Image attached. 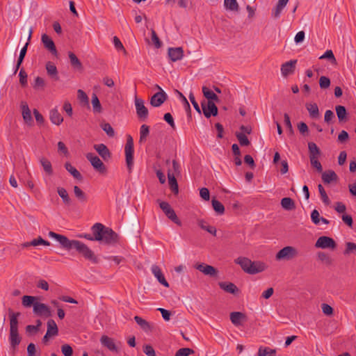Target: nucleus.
<instances>
[{
	"mask_svg": "<svg viewBox=\"0 0 356 356\" xmlns=\"http://www.w3.org/2000/svg\"><path fill=\"white\" fill-rule=\"evenodd\" d=\"M49 236L56 239L60 243L62 248L67 251L74 249L86 259L90 261L93 264L98 263V259L94 252L83 242L78 240H70L67 236L52 231L49 232Z\"/></svg>",
	"mask_w": 356,
	"mask_h": 356,
	"instance_id": "f257e3e1",
	"label": "nucleus"
},
{
	"mask_svg": "<svg viewBox=\"0 0 356 356\" xmlns=\"http://www.w3.org/2000/svg\"><path fill=\"white\" fill-rule=\"evenodd\" d=\"M95 241L103 242L107 245H113L118 243L119 236L111 228L105 227L102 223H95L92 227Z\"/></svg>",
	"mask_w": 356,
	"mask_h": 356,
	"instance_id": "f03ea898",
	"label": "nucleus"
},
{
	"mask_svg": "<svg viewBox=\"0 0 356 356\" xmlns=\"http://www.w3.org/2000/svg\"><path fill=\"white\" fill-rule=\"evenodd\" d=\"M20 316L19 312H13L11 309H9V318H10V335L9 340L11 348L15 351L17 346L21 342V338L18 333V317Z\"/></svg>",
	"mask_w": 356,
	"mask_h": 356,
	"instance_id": "7ed1b4c3",
	"label": "nucleus"
},
{
	"mask_svg": "<svg viewBox=\"0 0 356 356\" xmlns=\"http://www.w3.org/2000/svg\"><path fill=\"white\" fill-rule=\"evenodd\" d=\"M124 152L127 166L129 171L131 172L134 165V140L130 135L127 136Z\"/></svg>",
	"mask_w": 356,
	"mask_h": 356,
	"instance_id": "20e7f679",
	"label": "nucleus"
},
{
	"mask_svg": "<svg viewBox=\"0 0 356 356\" xmlns=\"http://www.w3.org/2000/svg\"><path fill=\"white\" fill-rule=\"evenodd\" d=\"M315 247L316 248L334 250L337 247V243L332 238L323 236L317 239Z\"/></svg>",
	"mask_w": 356,
	"mask_h": 356,
	"instance_id": "39448f33",
	"label": "nucleus"
},
{
	"mask_svg": "<svg viewBox=\"0 0 356 356\" xmlns=\"http://www.w3.org/2000/svg\"><path fill=\"white\" fill-rule=\"evenodd\" d=\"M159 207L169 219L179 226L181 225L180 220L178 218L175 211L171 208L169 203L167 202H161Z\"/></svg>",
	"mask_w": 356,
	"mask_h": 356,
	"instance_id": "423d86ee",
	"label": "nucleus"
},
{
	"mask_svg": "<svg viewBox=\"0 0 356 356\" xmlns=\"http://www.w3.org/2000/svg\"><path fill=\"white\" fill-rule=\"evenodd\" d=\"M298 252L295 248L292 246H286L281 249L276 254V259H286L289 260L295 257Z\"/></svg>",
	"mask_w": 356,
	"mask_h": 356,
	"instance_id": "0eeeda50",
	"label": "nucleus"
},
{
	"mask_svg": "<svg viewBox=\"0 0 356 356\" xmlns=\"http://www.w3.org/2000/svg\"><path fill=\"white\" fill-rule=\"evenodd\" d=\"M201 106L203 113L207 118H209L211 115L216 116L218 115V108L213 102H203Z\"/></svg>",
	"mask_w": 356,
	"mask_h": 356,
	"instance_id": "6e6552de",
	"label": "nucleus"
},
{
	"mask_svg": "<svg viewBox=\"0 0 356 356\" xmlns=\"http://www.w3.org/2000/svg\"><path fill=\"white\" fill-rule=\"evenodd\" d=\"M134 102L138 117L141 120H145L148 116V110L145 106L144 101L136 97Z\"/></svg>",
	"mask_w": 356,
	"mask_h": 356,
	"instance_id": "1a4fd4ad",
	"label": "nucleus"
},
{
	"mask_svg": "<svg viewBox=\"0 0 356 356\" xmlns=\"http://www.w3.org/2000/svg\"><path fill=\"white\" fill-rule=\"evenodd\" d=\"M86 159L90 162L92 167L98 172H104L106 171L104 164L97 156L92 153H88L86 154Z\"/></svg>",
	"mask_w": 356,
	"mask_h": 356,
	"instance_id": "9d476101",
	"label": "nucleus"
},
{
	"mask_svg": "<svg viewBox=\"0 0 356 356\" xmlns=\"http://www.w3.org/2000/svg\"><path fill=\"white\" fill-rule=\"evenodd\" d=\"M20 108L24 122L29 126H32L33 124V120L31 116V110L27 102L25 101H22L20 103Z\"/></svg>",
	"mask_w": 356,
	"mask_h": 356,
	"instance_id": "9b49d317",
	"label": "nucleus"
},
{
	"mask_svg": "<svg viewBox=\"0 0 356 356\" xmlns=\"http://www.w3.org/2000/svg\"><path fill=\"white\" fill-rule=\"evenodd\" d=\"M297 60H291L281 65V73L284 77H286L294 73Z\"/></svg>",
	"mask_w": 356,
	"mask_h": 356,
	"instance_id": "f8f14e48",
	"label": "nucleus"
},
{
	"mask_svg": "<svg viewBox=\"0 0 356 356\" xmlns=\"http://www.w3.org/2000/svg\"><path fill=\"white\" fill-rule=\"evenodd\" d=\"M195 268L206 275L211 277H216L218 275V270L212 266L201 263L195 266Z\"/></svg>",
	"mask_w": 356,
	"mask_h": 356,
	"instance_id": "ddd939ff",
	"label": "nucleus"
},
{
	"mask_svg": "<svg viewBox=\"0 0 356 356\" xmlns=\"http://www.w3.org/2000/svg\"><path fill=\"white\" fill-rule=\"evenodd\" d=\"M168 55L172 62L180 60L184 57V50L182 47H169Z\"/></svg>",
	"mask_w": 356,
	"mask_h": 356,
	"instance_id": "4468645a",
	"label": "nucleus"
},
{
	"mask_svg": "<svg viewBox=\"0 0 356 356\" xmlns=\"http://www.w3.org/2000/svg\"><path fill=\"white\" fill-rule=\"evenodd\" d=\"M33 313L38 316L44 315L47 317L51 316V311L49 307L44 303L38 302H35L33 304Z\"/></svg>",
	"mask_w": 356,
	"mask_h": 356,
	"instance_id": "2eb2a0df",
	"label": "nucleus"
},
{
	"mask_svg": "<svg viewBox=\"0 0 356 356\" xmlns=\"http://www.w3.org/2000/svg\"><path fill=\"white\" fill-rule=\"evenodd\" d=\"M100 342L102 345L106 347L111 352H118V348L113 338H111L106 335H102L100 338Z\"/></svg>",
	"mask_w": 356,
	"mask_h": 356,
	"instance_id": "dca6fc26",
	"label": "nucleus"
},
{
	"mask_svg": "<svg viewBox=\"0 0 356 356\" xmlns=\"http://www.w3.org/2000/svg\"><path fill=\"white\" fill-rule=\"evenodd\" d=\"M250 270L248 274L254 275L264 271L267 268V266L265 263L259 261H252L250 265Z\"/></svg>",
	"mask_w": 356,
	"mask_h": 356,
	"instance_id": "f3484780",
	"label": "nucleus"
},
{
	"mask_svg": "<svg viewBox=\"0 0 356 356\" xmlns=\"http://www.w3.org/2000/svg\"><path fill=\"white\" fill-rule=\"evenodd\" d=\"M168 98L164 91L155 93L150 99V104L152 106H160Z\"/></svg>",
	"mask_w": 356,
	"mask_h": 356,
	"instance_id": "a211bd4d",
	"label": "nucleus"
},
{
	"mask_svg": "<svg viewBox=\"0 0 356 356\" xmlns=\"http://www.w3.org/2000/svg\"><path fill=\"white\" fill-rule=\"evenodd\" d=\"M42 42L46 49H47L53 55L57 56L58 51L55 44L51 38L46 34H43L42 35Z\"/></svg>",
	"mask_w": 356,
	"mask_h": 356,
	"instance_id": "6ab92c4d",
	"label": "nucleus"
},
{
	"mask_svg": "<svg viewBox=\"0 0 356 356\" xmlns=\"http://www.w3.org/2000/svg\"><path fill=\"white\" fill-rule=\"evenodd\" d=\"M94 149L104 161H107L111 157L108 148L103 143L95 145Z\"/></svg>",
	"mask_w": 356,
	"mask_h": 356,
	"instance_id": "aec40b11",
	"label": "nucleus"
},
{
	"mask_svg": "<svg viewBox=\"0 0 356 356\" xmlns=\"http://www.w3.org/2000/svg\"><path fill=\"white\" fill-rule=\"evenodd\" d=\"M68 57L70 65L73 69L79 72H82L83 70V65L75 54L72 51H69Z\"/></svg>",
	"mask_w": 356,
	"mask_h": 356,
	"instance_id": "412c9836",
	"label": "nucleus"
},
{
	"mask_svg": "<svg viewBox=\"0 0 356 356\" xmlns=\"http://www.w3.org/2000/svg\"><path fill=\"white\" fill-rule=\"evenodd\" d=\"M151 270H152V273L156 277V279L158 280L159 283H161L162 285H163L165 287H169V284L166 281L159 266H158L156 265H153L152 266Z\"/></svg>",
	"mask_w": 356,
	"mask_h": 356,
	"instance_id": "4be33fe9",
	"label": "nucleus"
},
{
	"mask_svg": "<svg viewBox=\"0 0 356 356\" xmlns=\"http://www.w3.org/2000/svg\"><path fill=\"white\" fill-rule=\"evenodd\" d=\"M230 320L234 325L238 326L246 321V316L242 312H234L230 314Z\"/></svg>",
	"mask_w": 356,
	"mask_h": 356,
	"instance_id": "5701e85b",
	"label": "nucleus"
},
{
	"mask_svg": "<svg viewBox=\"0 0 356 356\" xmlns=\"http://www.w3.org/2000/svg\"><path fill=\"white\" fill-rule=\"evenodd\" d=\"M322 180L324 182V184H330L332 181H337L339 179V177L335 173L333 170H327L325 172H322Z\"/></svg>",
	"mask_w": 356,
	"mask_h": 356,
	"instance_id": "b1692460",
	"label": "nucleus"
},
{
	"mask_svg": "<svg viewBox=\"0 0 356 356\" xmlns=\"http://www.w3.org/2000/svg\"><path fill=\"white\" fill-rule=\"evenodd\" d=\"M218 285L221 289L234 295L238 293L239 291L238 287L232 282H219Z\"/></svg>",
	"mask_w": 356,
	"mask_h": 356,
	"instance_id": "393cba45",
	"label": "nucleus"
},
{
	"mask_svg": "<svg viewBox=\"0 0 356 356\" xmlns=\"http://www.w3.org/2000/svg\"><path fill=\"white\" fill-rule=\"evenodd\" d=\"M45 68L47 74L55 81L59 79L58 72L56 66L51 62L49 61L46 63Z\"/></svg>",
	"mask_w": 356,
	"mask_h": 356,
	"instance_id": "a878e982",
	"label": "nucleus"
},
{
	"mask_svg": "<svg viewBox=\"0 0 356 356\" xmlns=\"http://www.w3.org/2000/svg\"><path fill=\"white\" fill-rule=\"evenodd\" d=\"M305 107L311 118L317 119L320 117L318 106L316 103H307Z\"/></svg>",
	"mask_w": 356,
	"mask_h": 356,
	"instance_id": "bb28decb",
	"label": "nucleus"
},
{
	"mask_svg": "<svg viewBox=\"0 0 356 356\" xmlns=\"http://www.w3.org/2000/svg\"><path fill=\"white\" fill-rule=\"evenodd\" d=\"M49 119L56 125H60L63 122V118L57 108H53L49 112Z\"/></svg>",
	"mask_w": 356,
	"mask_h": 356,
	"instance_id": "cd10ccee",
	"label": "nucleus"
},
{
	"mask_svg": "<svg viewBox=\"0 0 356 356\" xmlns=\"http://www.w3.org/2000/svg\"><path fill=\"white\" fill-rule=\"evenodd\" d=\"M73 190L75 197L81 204H85L88 202V195L78 186H74Z\"/></svg>",
	"mask_w": 356,
	"mask_h": 356,
	"instance_id": "c85d7f7f",
	"label": "nucleus"
},
{
	"mask_svg": "<svg viewBox=\"0 0 356 356\" xmlns=\"http://www.w3.org/2000/svg\"><path fill=\"white\" fill-rule=\"evenodd\" d=\"M234 262L236 264H238L241 267V268L243 269V270L244 272H245L246 273H248V271L250 270L249 266L251 263V260L250 259L245 257H239L234 260Z\"/></svg>",
	"mask_w": 356,
	"mask_h": 356,
	"instance_id": "c756f323",
	"label": "nucleus"
},
{
	"mask_svg": "<svg viewBox=\"0 0 356 356\" xmlns=\"http://www.w3.org/2000/svg\"><path fill=\"white\" fill-rule=\"evenodd\" d=\"M134 320L136 323L140 327V328L145 332H151L152 330V325L140 316H136L134 317Z\"/></svg>",
	"mask_w": 356,
	"mask_h": 356,
	"instance_id": "7c9ffc66",
	"label": "nucleus"
},
{
	"mask_svg": "<svg viewBox=\"0 0 356 356\" xmlns=\"http://www.w3.org/2000/svg\"><path fill=\"white\" fill-rule=\"evenodd\" d=\"M47 332L48 336L55 337L58 334V326L53 319H49L47 321Z\"/></svg>",
	"mask_w": 356,
	"mask_h": 356,
	"instance_id": "2f4dec72",
	"label": "nucleus"
},
{
	"mask_svg": "<svg viewBox=\"0 0 356 356\" xmlns=\"http://www.w3.org/2000/svg\"><path fill=\"white\" fill-rule=\"evenodd\" d=\"M168 177L170 189L175 194H177L179 193V188L175 175L171 174V171H168Z\"/></svg>",
	"mask_w": 356,
	"mask_h": 356,
	"instance_id": "473e14b6",
	"label": "nucleus"
},
{
	"mask_svg": "<svg viewBox=\"0 0 356 356\" xmlns=\"http://www.w3.org/2000/svg\"><path fill=\"white\" fill-rule=\"evenodd\" d=\"M282 207L286 211H291L296 209L295 202L291 197H284L281 200Z\"/></svg>",
	"mask_w": 356,
	"mask_h": 356,
	"instance_id": "72a5a7b5",
	"label": "nucleus"
},
{
	"mask_svg": "<svg viewBox=\"0 0 356 356\" xmlns=\"http://www.w3.org/2000/svg\"><path fill=\"white\" fill-rule=\"evenodd\" d=\"M57 193L58 195L60 197V198L63 200V202L66 205H70L71 204V199L68 195L67 191L65 188L63 187H58L57 188Z\"/></svg>",
	"mask_w": 356,
	"mask_h": 356,
	"instance_id": "f704fd0d",
	"label": "nucleus"
},
{
	"mask_svg": "<svg viewBox=\"0 0 356 356\" xmlns=\"http://www.w3.org/2000/svg\"><path fill=\"white\" fill-rule=\"evenodd\" d=\"M202 92L204 96L208 99V101H212L218 102L219 98L210 89H209L206 86L202 87Z\"/></svg>",
	"mask_w": 356,
	"mask_h": 356,
	"instance_id": "c9c22d12",
	"label": "nucleus"
},
{
	"mask_svg": "<svg viewBox=\"0 0 356 356\" xmlns=\"http://www.w3.org/2000/svg\"><path fill=\"white\" fill-rule=\"evenodd\" d=\"M40 163L43 168L44 171L48 175L53 174V169L51 162L46 158L42 157L40 159Z\"/></svg>",
	"mask_w": 356,
	"mask_h": 356,
	"instance_id": "e433bc0d",
	"label": "nucleus"
},
{
	"mask_svg": "<svg viewBox=\"0 0 356 356\" xmlns=\"http://www.w3.org/2000/svg\"><path fill=\"white\" fill-rule=\"evenodd\" d=\"M198 225L204 230H206L209 233L211 234L213 236L216 235V229L215 227L210 226L207 225V223L203 220H197Z\"/></svg>",
	"mask_w": 356,
	"mask_h": 356,
	"instance_id": "4c0bfd02",
	"label": "nucleus"
},
{
	"mask_svg": "<svg viewBox=\"0 0 356 356\" xmlns=\"http://www.w3.org/2000/svg\"><path fill=\"white\" fill-rule=\"evenodd\" d=\"M65 168L66 170H67L75 179L79 180L82 179L81 173L74 167H73L70 163H65Z\"/></svg>",
	"mask_w": 356,
	"mask_h": 356,
	"instance_id": "58836bf2",
	"label": "nucleus"
},
{
	"mask_svg": "<svg viewBox=\"0 0 356 356\" xmlns=\"http://www.w3.org/2000/svg\"><path fill=\"white\" fill-rule=\"evenodd\" d=\"M335 110L339 122L346 120L347 112L343 106H337Z\"/></svg>",
	"mask_w": 356,
	"mask_h": 356,
	"instance_id": "ea45409f",
	"label": "nucleus"
},
{
	"mask_svg": "<svg viewBox=\"0 0 356 356\" xmlns=\"http://www.w3.org/2000/svg\"><path fill=\"white\" fill-rule=\"evenodd\" d=\"M308 149L309 152V159L312 157H318L321 152L316 143L310 142L308 143Z\"/></svg>",
	"mask_w": 356,
	"mask_h": 356,
	"instance_id": "a19ab883",
	"label": "nucleus"
},
{
	"mask_svg": "<svg viewBox=\"0 0 356 356\" xmlns=\"http://www.w3.org/2000/svg\"><path fill=\"white\" fill-rule=\"evenodd\" d=\"M37 299L38 298L35 296H24L22 298V305L25 307H30L31 305L33 306Z\"/></svg>",
	"mask_w": 356,
	"mask_h": 356,
	"instance_id": "79ce46f5",
	"label": "nucleus"
},
{
	"mask_svg": "<svg viewBox=\"0 0 356 356\" xmlns=\"http://www.w3.org/2000/svg\"><path fill=\"white\" fill-rule=\"evenodd\" d=\"M212 207L214 211L222 215L225 212V207L223 204L218 200L216 199H213L211 201Z\"/></svg>",
	"mask_w": 356,
	"mask_h": 356,
	"instance_id": "37998d69",
	"label": "nucleus"
},
{
	"mask_svg": "<svg viewBox=\"0 0 356 356\" xmlns=\"http://www.w3.org/2000/svg\"><path fill=\"white\" fill-rule=\"evenodd\" d=\"M224 6L227 10H229L232 11L238 10V4L236 0H225Z\"/></svg>",
	"mask_w": 356,
	"mask_h": 356,
	"instance_id": "c03bdc74",
	"label": "nucleus"
},
{
	"mask_svg": "<svg viewBox=\"0 0 356 356\" xmlns=\"http://www.w3.org/2000/svg\"><path fill=\"white\" fill-rule=\"evenodd\" d=\"M92 108H93V111L95 113H101L102 112V106H101V104H100V102L96 94H92Z\"/></svg>",
	"mask_w": 356,
	"mask_h": 356,
	"instance_id": "a18cd8bd",
	"label": "nucleus"
},
{
	"mask_svg": "<svg viewBox=\"0 0 356 356\" xmlns=\"http://www.w3.org/2000/svg\"><path fill=\"white\" fill-rule=\"evenodd\" d=\"M319 59H328L332 65L337 64V60L331 49L327 50L322 56H320Z\"/></svg>",
	"mask_w": 356,
	"mask_h": 356,
	"instance_id": "49530a36",
	"label": "nucleus"
},
{
	"mask_svg": "<svg viewBox=\"0 0 356 356\" xmlns=\"http://www.w3.org/2000/svg\"><path fill=\"white\" fill-rule=\"evenodd\" d=\"M31 35H32V29H31L29 30V37H28V42L26 43L24 47L20 51L19 56V58H18V60H17L19 62H23V60H24V57L26 56V51H27V47H28V45L29 44V41L31 40Z\"/></svg>",
	"mask_w": 356,
	"mask_h": 356,
	"instance_id": "de8ad7c7",
	"label": "nucleus"
},
{
	"mask_svg": "<svg viewBox=\"0 0 356 356\" xmlns=\"http://www.w3.org/2000/svg\"><path fill=\"white\" fill-rule=\"evenodd\" d=\"M318 191L321 195V197L324 202L325 204L329 205L330 204V200L324 189L323 186L321 184H318Z\"/></svg>",
	"mask_w": 356,
	"mask_h": 356,
	"instance_id": "09e8293b",
	"label": "nucleus"
},
{
	"mask_svg": "<svg viewBox=\"0 0 356 356\" xmlns=\"http://www.w3.org/2000/svg\"><path fill=\"white\" fill-rule=\"evenodd\" d=\"M149 133V127L146 124H143L140 130V142L142 143L146 140L147 136Z\"/></svg>",
	"mask_w": 356,
	"mask_h": 356,
	"instance_id": "8fccbe9b",
	"label": "nucleus"
},
{
	"mask_svg": "<svg viewBox=\"0 0 356 356\" xmlns=\"http://www.w3.org/2000/svg\"><path fill=\"white\" fill-rule=\"evenodd\" d=\"M101 128L106 133L109 137H113L115 131L111 125L108 122H104L101 124Z\"/></svg>",
	"mask_w": 356,
	"mask_h": 356,
	"instance_id": "3c124183",
	"label": "nucleus"
},
{
	"mask_svg": "<svg viewBox=\"0 0 356 356\" xmlns=\"http://www.w3.org/2000/svg\"><path fill=\"white\" fill-rule=\"evenodd\" d=\"M236 136L242 146H248L250 145V141L245 134L243 133H236Z\"/></svg>",
	"mask_w": 356,
	"mask_h": 356,
	"instance_id": "603ef678",
	"label": "nucleus"
},
{
	"mask_svg": "<svg viewBox=\"0 0 356 356\" xmlns=\"http://www.w3.org/2000/svg\"><path fill=\"white\" fill-rule=\"evenodd\" d=\"M41 325H42L41 321L40 320H37L35 325H27L26 327V332L29 333V334L35 333V332H37L39 330L40 327Z\"/></svg>",
	"mask_w": 356,
	"mask_h": 356,
	"instance_id": "864d4df0",
	"label": "nucleus"
},
{
	"mask_svg": "<svg viewBox=\"0 0 356 356\" xmlns=\"http://www.w3.org/2000/svg\"><path fill=\"white\" fill-rule=\"evenodd\" d=\"M44 86H45L44 80L40 76H37L34 80V83H33V88L35 90L43 89L44 88Z\"/></svg>",
	"mask_w": 356,
	"mask_h": 356,
	"instance_id": "5fc2aeb1",
	"label": "nucleus"
},
{
	"mask_svg": "<svg viewBox=\"0 0 356 356\" xmlns=\"http://www.w3.org/2000/svg\"><path fill=\"white\" fill-rule=\"evenodd\" d=\"M31 244L32 245V246H37V245H45V246L50 245V243L49 241L43 239L41 236H38V238L33 239L31 241Z\"/></svg>",
	"mask_w": 356,
	"mask_h": 356,
	"instance_id": "6e6d98bb",
	"label": "nucleus"
},
{
	"mask_svg": "<svg viewBox=\"0 0 356 356\" xmlns=\"http://www.w3.org/2000/svg\"><path fill=\"white\" fill-rule=\"evenodd\" d=\"M309 160H310V163H311V165H312V167L316 168L318 172H323V167L321 165V163L318 161V157L313 156L311 159H309Z\"/></svg>",
	"mask_w": 356,
	"mask_h": 356,
	"instance_id": "4d7b16f0",
	"label": "nucleus"
},
{
	"mask_svg": "<svg viewBox=\"0 0 356 356\" xmlns=\"http://www.w3.org/2000/svg\"><path fill=\"white\" fill-rule=\"evenodd\" d=\"M77 96H78L79 100L81 103H83L86 105H88V97L84 91H83L81 89H79L77 91Z\"/></svg>",
	"mask_w": 356,
	"mask_h": 356,
	"instance_id": "13d9d810",
	"label": "nucleus"
},
{
	"mask_svg": "<svg viewBox=\"0 0 356 356\" xmlns=\"http://www.w3.org/2000/svg\"><path fill=\"white\" fill-rule=\"evenodd\" d=\"M194 353V350L189 348H182L179 349L175 356H188L190 354Z\"/></svg>",
	"mask_w": 356,
	"mask_h": 356,
	"instance_id": "bf43d9fd",
	"label": "nucleus"
},
{
	"mask_svg": "<svg viewBox=\"0 0 356 356\" xmlns=\"http://www.w3.org/2000/svg\"><path fill=\"white\" fill-rule=\"evenodd\" d=\"M152 33V40L154 44V46L156 48H160L161 47V42L159 40L156 31L154 29H152L151 31Z\"/></svg>",
	"mask_w": 356,
	"mask_h": 356,
	"instance_id": "052dcab7",
	"label": "nucleus"
},
{
	"mask_svg": "<svg viewBox=\"0 0 356 356\" xmlns=\"http://www.w3.org/2000/svg\"><path fill=\"white\" fill-rule=\"evenodd\" d=\"M19 83L22 86H26L27 84V74L24 69H21L19 73Z\"/></svg>",
	"mask_w": 356,
	"mask_h": 356,
	"instance_id": "680f3d73",
	"label": "nucleus"
},
{
	"mask_svg": "<svg viewBox=\"0 0 356 356\" xmlns=\"http://www.w3.org/2000/svg\"><path fill=\"white\" fill-rule=\"evenodd\" d=\"M61 351L64 356H72L73 354L72 348L68 344H64L61 346Z\"/></svg>",
	"mask_w": 356,
	"mask_h": 356,
	"instance_id": "e2e57ef3",
	"label": "nucleus"
},
{
	"mask_svg": "<svg viewBox=\"0 0 356 356\" xmlns=\"http://www.w3.org/2000/svg\"><path fill=\"white\" fill-rule=\"evenodd\" d=\"M319 85L321 88H327L330 85V80L327 76H322L319 79Z\"/></svg>",
	"mask_w": 356,
	"mask_h": 356,
	"instance_id": "0e129e2a",
	"label": "nucleus"
},
{
	"mask_svg": "<svg viewBox=\"0 0 356 356\" xmlns=\"http://www.w3.org/2000/svg\"><path fill=\"white\" fill-rule=\"evenodd\" d=\"M321 218V217H320L319 212L316 209H314V210H313L312 211V213H311L312 221L315 225H318L319 224Z\"/></svg>",
	"mask_w": 356,
	"mask_h": 356,
	"instance_id": "69168bd1",
	"label": "nucleus"
},
{
	"mask_svg": "<svg viewBox=\"0 0 356 356\" xmlns=\"http://www.w3.org/2000/svg\"><path fill=\"white\" fill-rule=\"evenodd\" d=\"M143 352L147 356H156L154 349L151 345H145L143 346Z\"/></svg>",
	"mask_w": 356,
	"mask_h": 356,
	"instance_id": "338daca9",
	"label": "nucleus"
},
{
	"mask_svg": "<svg viewBox=\"0 0 356 356\" xmlns=\"http://www.w3.org/2000/svg\"><path fill=\"white\" fill-rule=\"evenodd\" d=\"M346 248L344 251L345 254H348L353 251H356V244L353 242H347L346 243Z\"/></svg>",
	"mask_w": 356,
	"mask_h": 356,
	"instance_id": "774afa93",
	"label": "nucleus"
}]
</instances>
